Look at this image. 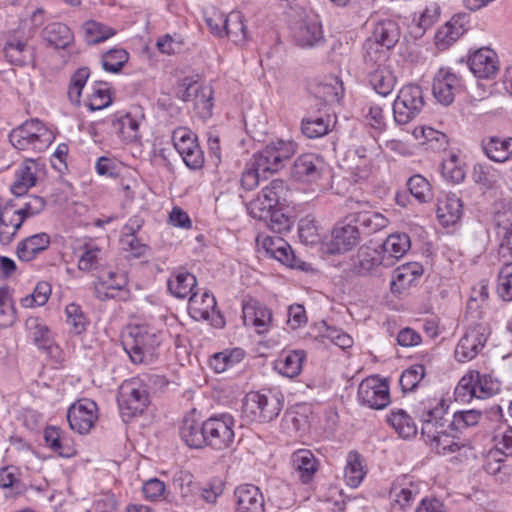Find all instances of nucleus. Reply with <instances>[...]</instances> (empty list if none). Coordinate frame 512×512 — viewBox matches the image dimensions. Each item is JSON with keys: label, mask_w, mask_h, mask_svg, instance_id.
Instances as JSON below:
<instances>
[{"label": "nucleus", "mask_w": 512, "mask_h": 512, "mask_svg": "<svg viewBox=\"0 0 512 512\" xmlns=\"http://www.w3.org/2000/svg\"><path fill=\"white\" fill-rule=\"evenodd\" d=\"M447 409L448 405L444 399L428 400L422 403L419 414L422 421V437L432 449L442 455H448L460 449L455 439L444 432L446 424L444 416Z\"/></svg>", "instance_id": "nucleus-1"}, {"label": "nucleus", "mask_w": 512, "mask_h": 512, "mask_svg": "<svg viewBox=\"0 0 512 512\" xmlns=\"http://www.w3.org/2000/svg\"><path fill=\"white\" fill-rule=\"evenodd\" d=\"M162 333L148 325H136L124 337L123 346L133 363L150 364L159 355Z\"/></svg>", "instance_id": "nucleus-2"}, {"label": "nucleus", "mask_w": 512, "mask_h": 512, "mask_svg": "<svg viewBox=\"0 0 512 512\" xmlns=\"http://www.w3.org/2000/svg\"><path fill=\"white\" fill-rule=\"evenodd\" d=\"M53 140V132L36 118L25 121L9 133L10 143L22 151L43 152Z\"/></svg>", "instance_id": "nucleus-3"}, {"label": "nucleus", "mask_w": 512, "mask_h": 512, "mask_svg": "<svg viewBox=\"0 0 512 512\" xmlns=\"http://www.w3.org/2000/svg\"><path fill=\"white\" fill-rule=\"evenodd\" d=\"M284 397L280 392H250L243 402V412L250 421L270 422L283 408Z\"/></svg>", "instance_id": "nucleus-4"}, {"label": "nucleus", "mask_w": 512, "mask_h": 512, "mask_svg": "<svg viewBox=\"0 0 512 512\" xmlns=\"http://www.w3.org/2000/svg\"><path fill=\"white\" fill-rule=\"evenodd\" d=\"M147 376L129 379L120 386L118 404L123 416L142 414L149 405Z\"/></svg>", "instance_id": "nucleus-5"}, {"label": "nucleus", "mask_w": 512, "mask_h": 512, "mask_svg": "<svg viewBox=\"0 0 512 512\" xmlns=\"http://www.w3.org/2000/svg\"><path fill=\"white\" fill-rule=\"evenodd\" d=\"M425 105L420 86L408 84L403 86L393 103V116L397 124L404 125L415 119Z\"/></svg>", "instance_id": "nucleus-6"}, {"label": "nucleus", "mask_w": 512, "mask_h": 512, "mask_svg": "<svg viewBox=\"0 0 512 512\" xmlns=\"http://www.w3.org/2000/svg\"><path fill=\"white\" fill-rule=\"evenodd\" d=\"M297 150L293 141L278 140L271 142L263 150L256 153L253 162L263 174L278 172Z\"/></svg>", "instance_id": "nucleus-7"}, {"label": "nucleus", "mask_w": 512, "mask_h": 512, "mask_svg": "<svg viewBox=\"0 0 512 512\" xmlns=\"http://www.w3.org/2000/svg\"><path fill=\"white\" fill-rule=\"evenodd\" d=\"M411 243L410 238L405 233H395L389 235L384 243L382 244L383 257L380 258L377 251H373V254H362L360 259V265L365 270H371L374 267L386 262L387 259H399L403 257L406 252L410 249Z\"/></svg>", "instance_id": "nucleus-8"}, {"label": "nucleus", "mask_w": 512, "mask_h": 512, "mask_svg": "<svg viewBox=\"0 0 512 512\" xmlns=\"http://www.w3.org/2000/svg\"><path fill=\"white\" fill-rule=\"evenodd\" d=\"M206 446L216 450L231 447L234 442V419L229 414L212 416L205 421Z\"/></svg>", "instance_id": "nucleus-9"}, {"label": "nucleus", "mask_w": 512, "mask_h": 512, "mask_svg": "<svg viewBox=\"0 0 512 512\" xmlns=\"http://www.w3.org/2000/svg\"><path fill=\"white\" fill-rule=\"evenodd\" d=\"M172 140L187 167L196 170L203 166V152L198 145L196 135L190 129L184 127L175 129Z\"/></svg>", "instance_id": "nucleus-10"}, {"label": "nucleus", "mask_w": 512, "mask_h": 512, "mask_svg": "<svg viewBox=\"0 0 512 512\" xmlns=\"http://www.w3.org/2000/svg\"><path fill=\"white\" fill-rule=\"evenodd\" d=\"M490 334L486 324H476L469 327L460 338L455 348V358L458 362L474 359L483 349Z\"/></svg>", "instance_id": "nucleus-11"}, {"label": "nucleus", "mask_w": 512, "mask_h": 512, "mask_svg": "<svg viewBox=\"0 0 512 512\" xmlns=\"http://www.w3.org/2000/svg\"><path fill=\"white\" fill-rule=\"evenodd\" d=\"M188 311L195 320H205L216 328H222L225 324L221 313L216 309L215 297L204 292L202 294L193 293L189 298Z\"/></svg>", "instance_id": "nucleus-12"}, {"label": "nucleus", "mask_w": 512, "mask_h": 512, "mask_svg": "<svg viewBox=\"0 0 512 512\" xmlns=\"http://www.w3.org/2000/svg\"><path fill=\"white\" fill-rule=\"evenodd\" d=\"M358 399L373 409H383L390 403L389 386L377 377L364 379L358 387Z\"/></svg>", "instance_id": "nucleus-13"}, {"label": "nucleus", "mask_w": 512, "mask_h": 512, "mask_svg": "<svg viewBox=\"0 0 512 512\" xmlns=\"http://www.w3.org/2000/svg\"><path fill=\"white\" fill-rule=\"evenodd\" d=\"M97 418V405L90 399L77 401L70 406L67 412L70 428L79 434L88 433Z\"/></svg>", "instance_id": "nucleus-14"}, {"label": "nucleus", "mask_w": 512, "mask_h": 512, "mask_svg": "<svg viewBox=\"0 0 512 512\" xmlns=\"http://www.w3.org/2000/svg\"><path fill=\"white\" fill-rule=\"evenodd\" d=\"M348 207L351 212L346 220L354 222L362 227L367 233H375L387 227L389 221L381 213L367 210V202L349 201Z\"/></svg>", "instance_id": "nucleus-15"}, {"label": "nucleus", "mask_w": 512, "mask_h": 512, "mask_svg": "<svg viewBox=\"0 0 512 512\" xmlns=\"http://www.w3.org/2000/svg\"><path fill=\"white\" fill-rule=\"evenodd\" d=\"M127 284L128 277L124 271L100 270L94 283V293L99 300L105 301L115 298Z\"/></svg>", "instance_id": "nucleus-16"}, {"label": "nucleus", "mask_w": 512, "mask_h": 512, "mask_svg": "<svg viewBox=\"0 0 512 512\" xmlns=\"http://www.w3.org/2000/svg\"><path fill=\"white\" fill-rule=\"evenodd\" d=\"M324 161L313 153L300 155L291 167V177L303 183L317 182L323 174Z\"/></svg>", "instance_id": "nucleus-17"}, {"label": "nucleus", "mask_w": 512, "mask_h": 512, "mask_svg": "<svg viewBox=\"0 0 512 512\" xmlns=\"http://www.w3.org/2000/svg\"><path fill=\"white\" fill-rule=\"evenodd\" d=\"M461 87L460 78L448 68H441L433 79L432 93L442 105H450Z\"/></svg>", "instance_id": "nucleus-18"}, {"label": "nucleus", "mask_w": 512, "mask_h": 512, "mask_svg": "<svg viewBox=\"0 0 512 512\" xmlns=\"http://www.w3.org/2000/svg\"><path fill=\"white\" fill-rule=\"evenodd\" d=\"M256 241L269 257L276 259L286 266L301 268L291 246L283 238L279 236L258 235Z\"/></svg>", "instance_id": "nucleus-19"}, {"label": "nucleus", "mask_w": 512, "mask_h": 512, "mask_svg": "<svg viewBox=\"0 0 512 512\" xmlns=\"http://www.w3.org/2000/svg\"><path fill=\"white\" fill-rule=\"evenodd\" d=\"M470 16L458 13L442 25L435 34L436 46L444 50L455 43L469 28Z\"/></svg>", "instance_id": "nucleus-20"}, {"label": "nucleus", "mask_w": 512, "mask_h": 512, "mask_svg": "<svg viewBox=\"0 0 512 512\" xmlns=\"http://www.w3.org/2000/svg\"><path fill=\"white\" fill-rule=\"evenodd\" d=\"M338 223L331 235L329 250L331 253H344L354 248L360 240V233L357 226L352 222Z\"/></svg>", "instance_id": "nucleus-21"}, {"label": "nucleus", "mask_w": 512, "mask_h": 512, "mask_svg": "<svg viewBox=\"0 0 512 512\" xmlns=\"http://www.w3.org/2000/svg\"><path fill=\"white\" fill-rule=\"evenodd\" d=\"M74 253L78 258V268L84 272L99 269L106 259V251L90 239L81 242Z\"/></svg>", "instance_id": "nucleus-22"}, {"label": "nucleus", "mask_w": 512, "mask_h": 512, "mask_svg": "<svg viewBox=\"0 0 512 512\" xmlns=\"http://www.w3.org/2000/svg\"><path fill=\"white\" fill-rule=\"evenodd\" d=\"M469 67L478 78H491L499 70L497 54L489 48H481L469 58Z\"/></svg>", "instance_id": "nucleus-23"}, {"label": "nucleus", "mask_w": 512, "mask_h": 512, "mask_svg": "<svg viewBox=\"0 0 512 512\" xmlns=\"http://www.w3.org/2000/svg\"><path fill=\"white\" fill-rule=\"evenodd\" d=\"M243 321L247 327H254L261 334L267 331L272 321L271 311L256 300L243 304Z\"/></svg>", "instance_id": "nucleus-24"}, {"label": "nucleus", "mask_w": 512, "mask_h": 512, "mask_svg": "<svg viewBox=\"0 0 512 512\" xmlns=\"http://www.w3.org/2000/svg\"><path fill=\"white\" fill-rule=\"evenodd\" d=\"M205 421L196 418L195 412L186 415L180 427V437L191 448H202L207 444L204 434Z\"/></svg>", "instance_id": "nucleus-25"}, {"label": "nucleus", "mask_w": 512, "mask_h": 512, "mask_svg": "<svg viewBox=\"0 0 512 512\" xmlns=\"http://www.w3.org/2000/svg\"><path fill=\"white\" fill-rule=\"evenodd\" d=\"M237 512H264V497L260 489L252 484H244L234 492Z\"/></svg>", "instance_id": "nucleus-26"}, {"label": "nucleus", "mask_w": 512, "mask_h": 512, "mask_svg": "<svg viewBox=\"0 0 512 512\" xmlns=\"http://www.w3.org/2000/svg\"><path fill=\"white\" fill-rule=\"evenodd\" d=\"M296 42L302 47H313L323 42L321 22L316 16L306 17L294 33Z\"/></svg>", "instance_id": "nucleus-27"}, {"label": "nucleus", "mask_w": 512, "mask_h": 512, "mask_svg": "<svg viewBox=\"0 0 512 512\" xmlns=\"http://www.w3.org/2000/svg\"><path fill=\"white\" fill-rule=\"evenodd\" d=\"M40 166L33 159H26L18 168L15 174V181L11 191L16 196L24 195L27 190L36 184Z\"/></svg>", "instance_id": "nucleus-28"}, {"label": "nucleus", "mask_w": 512, "mask_h": 512, "mask_svg": "<svg viewBox=\"0 0 512 512\" xmlns=\"http://www.w3.org/2000/svg\"><path fill=\"white\" fill-rule=\"evenodd\" d=\"M422 273L423 268L418 262H409L397 267L390 282L392 292L402 293L418 280Z\"/></svg>", "instance_id": "nucleus-29"}, {"label": "nucleus", "mask_w": 512, "mask_h": 512, "mask_svg": "<svg viewBox=\"0 0 512 512\" xmlns=\"http://www.w3.org/2000/svg\"><path fill=\"white\" fill-rule=\"evenodd\" d=\"M114 134L124 143H131L139 138V122L131 113H116L111 120Z\"/></svg>", "instance_id": "nucleus-30"}, {"label": "nucleus", "mask_w": 512, "mask_h": 512, "mask_svg": "<svg viewBox=\"0 0 512 512\" xmlns=\"http://www.w3.org/2000/svg\"><path fill=\"white\" fill-rule=\"evenodd\" d=\"M291 464L303 483H308L318 470V462L308 449L295 451L291 456Z\"/></svg>", "instance_id": "nucleus-31"}, {"label": "nucleus", "mask_w": 512, "mask_h": 512, "mask_svg": "<svg viewBox=\"0 0 512 512\" xmlns=\"http://www.w3.org/2000/svg\"><path fill=\"white\" fill-rule=\"evenodd\" d=\"M46 445L61 457H71L76 454L72 440L56 426H49L44 430Z\"/></svg>", "instance_id": "nucleus-32"}, {"label": "nucleus", "mask_w": 512, "mask_h": 512, "mask_svg": "<svg viewBox=\"0 0 512 512\" xmlns=\"http://www.w3.org/2000/svg\"><path fill=\"white\" fill-rule=\"evenodd\" d=\"M437 217L443 226L454 225L462 216V202L455 194L438 200Z\"/></svg>", "instance_id": "nucleus-33"}, {"label": "nucleus", "mask_w": 512, "mask_h": 512, "mask_svg": "<svg viewBox=\"0 0 512 512\" xmlns=\"http://www.w3.org/2000/svg\"><path fill=\"white\" fill-rule=\"evenodd\" d=\"M50 244V237L46 233H37L18 243L16 253L21 261H31L36 255L46 250Z\"/></svg>", "instance_id": "nucleus-34"}, {"label": "nucleus", "mask_w": 512, "mask_h": 512, "mask_svg": "<svg viewBox=\"0 0 512 512\" xmlns=\"http://www.w3.org/2000/svg\"><path fill=\"white\" fill-rule=\"evenodd\" d=\"M493 220L498 234L504 239L512 238V203L510 199H499L493 205Z\"/></svg>", "instance_id": "nucleus-35"}, {"label": "nucleus", "mask_w": 512, "mask_h": 512, "mask_svg": "<svg viewBox=\"0 0 512 512\" xmlns=\"http://www.w3.org/2000/svg\"><path fill=\"white\" fill-rule=\"evenodd\" d=\"M317 98L326 103H336L342 98L344 89L341 80L334 75H328L320 79L313 89Z\"/></svg>", "instance_id": "nucleus-36"}, {"label": "nucleus", "mask_w": 512, "mask_h": 512, "mask_svg": "<svg viewBox=\"0 0 512 512\" xmlns=\"http://www.w3.org/2000/svg\"><path fill=\"white\" fill-rule=\"evenodd\" d=\"M400 37V30L394 20L385 19L376 23L370 41H375L377 44L391 49L398 42Z\"/></svg>", "instance_id": "nucleus-37"}, {"label": "nucleus", "mask_w": 512, "mask_h": 512, "mask_svg": "<svg viewBox=\"0 0 512 512\" xmlns=\"http://www.w3.org/2000/svg\"><path fill=\"white\" fill-rule=\"evenodd\" d=\"M196 277L184 270H176L171 273L167 286L169 292L176 298L188 297L196 287Z\"/></svg>", "instance_id": "nucleus-38"}, {"label": "nucleus", "mask_w": 512, "mask_h": 512, "mask_svg": "<svg viewBox=\"0 0 512 512\" xmlns=\"http://www.w3.org/2000/svg\"><path fill=\"white\" fill-rule=\"evenodd\" d=\"M486 156L495 162H505L512 158V137H491L482 142Z\"/></svg>", "instance_id": "nucleus-39"}, {"label": "nucleus", "mask_w": 512, "mask_h": 512, "mask_svg": "<svg viewBox=\"0 0 512 512\" xmlns=\"http://www.w3.org/2000/svg\"><path fill=\"white\" fill-rule=\"evenodd\" d=\"M198 86L196 83L182 82L177 89V97L183 101H189L194 96L196 97V107L199 109L204 116L209 115L212 102H211V90H203L201 95H196Z\"/></svg>", "instance_id": "nucleus-40"}, {"label": "nucleus", "mask_w": 512, "mask_h": 512, "mask_svg": "<svg viewBox=\"0 0 512 512\" xmlns=\"http://www.w3.org/2000/svg\"><path fill=\"white\" fill-rule=\"evenodd\" d=\"M304 358L303 350L285 352L275 361L274 368L281 375L293 378L301 372Z\"/></svg>", "instance_id": "nucleus-41"}, {"label": "nucleus", "mask_w": 512, "mask_h": 512, "mask_svg": "<svg viewBox=\"0 0 512 512\" xmlns=\"http://www.w3.org/2000/svg\"><path fill=\"white\" fill-rule=\"evenodd\" d=\"M22 224L23 216L12 208H4L0 217V243L2 245L11 243Z\"/></svg>", "instance_id": "nucleus-42"}, {"label": "nucleus", "mask_w": 512, "mask_h": 512, "mask_svg": "<svg viewBox=\"0 0 512 512\" xmlns=\"http://www.w3.org/2000/svg\"><path fill=\"white\" fill-rule=\"evenodd\" d=\"M4 54L7 60L14 65H25L33 59V49L20 39H10L4 46Z\"/></svg>", "instance_id": "nucleus-43"}, {"label": "nucleus", "mask_w": 512, "mask_h": 512, "mask_svg": "<svg viewBox=\"0 0 512 512\" xmlns=\"http://www.w3.org/2000/svg\"><path fill=\"white\" fill-rule=\"evenodd\" d=\"M43 37L49 45L57 49L67 48L73 41V33L63 23L48 24L43 30Z\"/></svg>", "instance_id": "nucleus-44"}, {"label": "nucleus", "mask_w": 512, "mask_h": 512, "mask_svg": "<svg viewBox=\"0 0 512 512\" xmlns=\"http://www.w3.org/2000/svg\"><path fill=\"white\" fill-rule=\"evenodd\" d=\"M373 89L382 96L389 95L396 84V77L388 66L367 71Z\"/></svg>", "instance_id": "nucleus-45"}, {"label": "nucleus", "mask_w": 512, "mask_h": 512, "mask_svg": "<svg viewBox=\"0 0 512 512\" xmlns=\"http://www.w3.org/2000/svg\"><path fill=\"white\" fill-rule=\"evenodd\" d=\"M441 173L447 181L459 184L463 182L466 177L465 162L458 154L451 152L447 158L442 161Z\"/></svg>", "instance_id": "nucleus-46"}, {"label": "nucleus", "mask_w": 512, "mask_h": 512, "mask_svg": "<svg viewBox=\"0 0 512 512\" xmlns=\"http://www.w3.org/2000/svg\"><path fill=\"white\" fill-rule=\"evenodd\" d=\"M364 64L367 71L387 66L389 50L375 41L366 40L364 43Z\"/></svg>", "instance_id": "nucleus-47"}, {"label": "nucleus", "mask_w": 512, "mask_h": 512, "mask_svg": "<svg viewBox=\"0 0 512 512\" xmlns=\"http://www.w3.org/2000/svg\"><path fill=\"white\" fill-rule=\"evenodd\" d=\"M223 36H227L237 45L244 44L248 39L247 27L240 12H231L227 15Z\"/></svg>", "instance_id": "nucleus-48"}, {"label": "nucleus", "mask_w": 512, "mask_h": 512, "mask_svg": "<svg viewBox=\"0 0 512 512\" xmlns=\"http://www.w3.org/2000/svg\"><path fill=\"white\" fill-rule=\"evenodd\" d=\"M387 421L402 438H411L417 433L413 419L403 409L392 410Z\"/></svg>", "instance_id": "nucleus-49"}, {"label": "nucleus", "mask_w": 512, "mask_h": 512, "mask_svg": "<svg viewBox=\"0 0 512 512\" xmlns=\"http://www.w3.org/2000/svg\"><path fill=\"white\" fill-rule=\"evenodd\" d=\"M402 481L398 480L393 483L390 489V498L393 506L405 508L414 500L417 490L412 483H407L405 478Z\"/></svg>", "instance_id": "nucleus-50"}, {"label": "nucleus", "mask_w": 512, "mask_h": 512, "mask_svg": "<svg viewBox=\"0 0 512 512\" xmlns=\"http://www.w3.org/2000/svg\"><path fill=\"white\" fill-rule=\"evenodd\" d=\"M244 355V351L240 348L216 353L210 359V367L216 373H222L239 363L244 358Z\"/></svg>", "instance_id": "nucleus-51"}, {"label": "nucleus", "mask_w": 512, "mask_h": 512, "mask_svg": "<svg viewBox=\"0 0 512 512\" xmlns=\"http://www.w3.org/2000/svg\"><path fill=\"white\" fill-rule=\"evenodd\" d=\"M26 328L34 343L41 349H51L53 345L51 332L39 318H28Z\"/></svg>", "instance_id": "nucleus-52"}, {"label": "nucleus", "mask_w": 512, "mask_h": 512, "mask_svg": "<svg viewBox=\"0 0 512 512\" xmlns=\"http://www.w3.org/2000/svg\"><path fill=\"white\" fill-rule=\"evenodd\" d=\"M366 471L364 470L361 456L351 451L347 456V462L345 467L344 476L347 484L350 487H357L362 482Z\"/></svg>", "instance_id": "nucleus-53"}, {"label": "nucleus", "mask_w": 512, "mask_h": 512, "mask_svg": "<svg viewBox=\"0 0 512 512\" xmlns=\"http://www.w3.org/2000/svg\"><path fill=\"white\" fill-rule=\"evenodd\" d=\"M0 488L10 489L13 496L23 493L24 485L18 467L9 465L0 469Z\"/></svg>", "instance_id": "nucleus-54"}, {"label": "nucleus", "mask_w": 512, "mask_h": 512, "mask_svg": "<svg viewBox=\"0 0 512 512\" xmlns=\"http://www.w3.org/2000/svg\"><path fill=\"white\" fill-rule=\"evenodd\" d=\"M259 194L268 202L269 207L277 208L282 202H286L288 187L283 180L275 179L264 187Z\"/></svg>", "instance_id": "nucleus-55"}, {"label": "nucleus", "mask_w": 512, "mask_h": 512, "mask_svg": "<svg viewBox=\"0 0 512 512\" xmlns=\"http://www.w3.org/2000/svg\"><path fill=\"white\" fill-rule=\"evenodd\" d=\"M66 322L70 327V333L80 335L86 331L89 320L80 305L70 303L65 309Z\"/></svg>", "instance_id": "nucleus-56"}, {"label": "nucleus", "mask_w": 512, "mask_h": 512, "mask_svg": "<svg viewBox=\"0 0 512 512\" xmlns=\"http://www.w3.org/2000/svg\"><path fill=\"white\" fill-rule=\"evenodd\" d=\"M440 16V7L437 4L427 6L417 19L413 20L412 33L416 37L422 36Z\"/></svg>", "instance_id": "nucleus-57"}, {"label": "nucleus", "mask_w": 512, "mask_h": 512, "mask_svg": "<svg viewBox=\"0 0 512 512\" xmlns=\"http://www.w3.org/2000/svg\"><path fill=\"white\" fill-rule=\"evenodd\" d=\"M83 30L85 33V40L89 44L103 42L116 33L113 28L92 20L85 22Z\"/></svg>", "instance_id": "nucleus-58"}, {"label": "nucleus", "mask_w": 512, "mask_h": 512, "mask_svg": "<svg viewBox=\"0 0 512 512\" xmlns=\"http://www.w3.org/2000/svg\"><path fill=\"white\" fill-rule=\"evenodd\" d=\"M496 455L497 453L489 454L484 469L488 474L495 476L497 481L505 482L509 480L512 475V467L506 464L502 459L497 458Z\"/></svg>", "instance_id": "nucleus-59"}, {"label": "nucleus", "mask_w": 512, "mask_h": 512, "mask_svg": "<svg viewBox=\"0 0 512 512\" xmlns=\"http://www.w3.org/2000/svg\"><path fill=\"white\" fill-rule=\"evenodd\" d=\"M476 376L477 371H470L460 379L454 390L456 401L466 403L471 399L476 398V388L475 384L473 383L475 379L473 377Z\"/></svg>", "instance_id": "nucleus-60"}, {"label": "nucleus", "mask_w": 512, "mask_h": 512, "mask_svg": "<svg viewBox=\"0 0 512 512\" xmlns=\"http://www.w3.org/2000/svg\"><path fill=\"white\" fill-rule=\"evenodd\" d=\"M473 383L476 388V398L486 399L497 393L500 389V384L497 379L489 374H480L477 371V376L474 377Z\"/></svg>", "instance_id": "nucleus-61"}, {"label": "nucleus", "mask_w": 512, "mask_h": 512, "mask_svg": "<svg viewBox=\"0 0 512 512\" xmlns=\"http://www.w3.org/2000/svg\"><path fill=\"white\" fill-rule=\"evenodd\" d=\"M407 186L411 195L419 202L425 203L432 199L431 186L423 176L419 174L413 175L409 178Z\"/></svg>", "instance_id": "nucleus-62"}, {"label": "nucleus", "mask_w": 512, "mask_h": 512, "mask_svg": "<svg viewBox=\"0 0 512 512\" xmlns=\"http://www.w3.org/2000/svg\"><path fill=\"white\" fill-rule=\"evenodd\" d=\"M129 54L124 49H111L103 54L102 66L106 71L117 73L127 63Z\"/></svg>", "instance_id": "nucleus-63"}, {"label": "nucleus", "mask_w": 512, "mask_h": 512, "mask_svg": "<svg viewBox=\"0 0 512 512\" xmlns=\"http://www.w3.org/2000/svg\"><path fill=\"white\" fill-rule=\"evenodd\" d=\"M497 292L504 301L512 300V262L502 265L498 274Z\"/></svg>", "instance_id": "nucleus-64"}]
</instances>
